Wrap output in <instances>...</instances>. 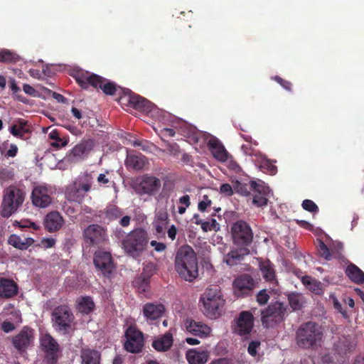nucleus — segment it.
Instances as JSON below:
<instances>
[{"mask_svg":"<svg viewBox=\"0 0 364 364\" xmlns=\"http://www.w3.org/2000/svg\"><path fill=\"white\" fill-rule=\"evenodd\" d=\"M98 86L107 95H114L119 92L120 96L118 102L122 106H126L142 112L151 110L152 103L140 95L132 92L130 90H124L115 82L102 77V82Z\"/></svg>","mask_w":364,"mask_h":364,"instance_id":"1","label":"nucleus"},{"mask_svg":"<svg viewBox=\"0 0 364 364\" xmlns=\"http://www.w3.org/2000/svg\"><path fill=\"white\" fill-rule=\"evenodd\" d=\"M175 269L186 281L192 282L198 277V259L192 247L186 245L178 250L175 257Z\"/></svg>","mask_w":364,"mask_h":364,"instance_id":"2","label":"nucleus"},{"mask_svg":"<svg viewBox=\"0 0 364 364\" xmlns=\"http://www.w3.org/2000/svg\"><path fill=\"white\" fill-rule=\"evenodd\" d=\"M199 303L202 304V311L209 318H219L223 313L225 300L223 299L220 289L212 286L205 289L200 296Z\"/></svg>","mask_w":364,"mask_h":364,"instance_id":"3","label":"nucleus"},{"mask_svg":"<svg viewBox=\"0 0 364 364\" xmlns=\"http://www.w3.org/2000/svg\"><path fill=\"white\" fill-rule=\"evenodd\" d=\"M323 338L321 326L316 322L307 321L296 331L295 341L299 348L304 350L315 349Z\"/></svg>","mask_w":364,"mask_h":364,"instance_id":"4","label":"nucleus"},{"mask_svg":"<svg viewBox=\"0 0 364 364\" xmlns=\"http://www.w3.org/2000/svg\"><path fill=\"white\" fill-rule=\"evenodd\" d=\"M148 242L147 232L142 228H136L122 240V247L128 255L137 257L145 250Z\"/></svg>","mask_w":364,"mask_h":364,"instance_id":"5","label":"nucleus"},{"mask_svg":"<svg viewBox=\"0 0 364 364\" xmlns=\"http://www.w3.org/2000/svg\"><path fill=\"white\" fill-rule=\"evenodd\" d=\"M287 306L281 301L271 303L261 311L262 326L270 328L282 323L287 314Z\"/></svg>","mask_w":364,"mask_h":364,"instance_id":"6","label":"nucleus"},{"mask_svg":"<svg viewBox=\"0 0 364 364\" xmlns=\"http://www.w3.org/2000/svg\"><path fill=\"white\" fill-rule=\"evenodd\" d=\"M23 194L19 189L16 188H7L1 204V216L4 218L10 217L23 203Z\"/></svg>","mask_w":364,"mask_h":364,"instance_id":"7","label":"nucleus"},{"mask_svg":"<svg viewBox=\"0 0 364 364\" xmlns=\"http://www.w3.org/2000/svg\"><path fill=\"white\" fill-rule=\"evenodd\" d=\"M231 235L233 243L238 247H247L253 240V232L250 225L241 220L232 225Z\"/></svg>","mask_w":364,"mask_h":364,"instance_id":"8","label":"nucleus"},{"mask_svg":"<svg viewBox=\"0 0 364 364\" xmlns=\"http://www.w3.org/2000/svg\"><path fill=\"white\" fill-rule=\"evenodd\" d=\"M124 348L129 353H141L144 347V335L135 326H129L124 332Z\"/></svg>","mask_w":364,"mask_h":364,"instance_id":"9","label":"nucleus"},{"mask_svg":"<svg viewBox=\"0 0 364 364\" xmlns=\"http://www.w3.org/2000/svg\"><path fill=\"white\" fill-rule=\"evenodd\" d=\"M90 189L91 183L90 181L75 180L66 186L65 196L69 200L81 203Z\"/></svg>","mask_w":364,"mask_h":364,"instance_id":"10","label":"nucleus"},{"mask_svg":"<svg viewBox=\"0 0 364 364\" xmlns=\"http://www.w3.org/2000/svg\"><path fill=\"white\" fill-rule=\"evenodd\" d=\"M255 286V280L248 274H242L238 276L232 282L235 294L241 297L250 295Z\"/></svg>","mask_w":364,"mask_h":364,"instance_id":"11","label":"nucleus"},{"mask_svg":"<svg viewBox=\"0 0 364 364\" xmlns=\"http://www.w3.org/2000/svg\"><path fill=\"white\" fill-rule=\"evenodd\" d=\"M161 188V181L153 176L144 175L140 181L136 183L134 189L139 195L152 196Z\"/></svg>","mask_w":364,"mask_h":364,"instance_id":"12","label":"nucleus"},{"mask_svg":"<svg viewBox=\"0 0 364 364\" xmlns=\"http://www.w3.org/2000/svg\"><path fill=\"white\" fill-rule=\"evenodd\" d=\"M73 77L80 87L85 90L90 87L98 90V86L102 82V76L84 70H75Z\"/></svg>","mask_w":364,"mask_h":364,"instance_id":"13","label":"nucleus"},{"mask_svg":"<svg viewBox=\"0 0 364 364\" xmlns=\"http://www.w3.org/2000/svg\"><path fill=\"white\" fill-rule=\"evenodd\" d=\"M53 316L60 331H66L69 328L74 318L70 309L65 305L56 307L53 310Z\"/></svg>","mask_w":364,"mask_h":364,"instance_id":"14","label":"nucleus"},{"mask_svg":"<svg viewBox=\"0 0 364 364\" xmlns=\"http://www.w3.org/2000/svg\"><path fill=\"white\" fill-rule=\"evenodd\" d=\"M41 345L46 353V363L56 364L59 346L55 340L50 334H45L41 340Z\"/></svg>","mask_w":364,"mask_h":364,"instance_id":"15","label":"nucleus"},{"mask_svg":"<svg viewBox=\"0 0 364 364\" xmlns=\"http://www.w3.org/2000/svg\"><path fill=\"white\" fill-rule=\"evenodd\" d=\"M254 327V316L247 311H241L236 320L234 332L240 336L250 334Z\"/></svg>","mask_w":364,"mask_h":364,"instance_id":"16","label":"nucleus"},{"mask_svg":"<svg viewBox=\"0 0 364 364\" xmlns=\"http://www.w3.org/2000/svg\"><path fill=\"white\" fill-rule=\"evenodd\" d=\"M94 264L105 277H109L114 269L111 254L109 252L99 250L95 253Z\"/></svg>","mask_w":364,"mask_h":364,"instance_id":"17","label":"nucleus"},{"mask_svg":"<svg viewBox=\"0 0 364 364\" xmlns=\"http://www.w3.org/2000/svg\"><path fill=\"white\" fill-rule=\"evenodd\" d=\"M52 191L45 186H36L31 193L33 205L38 208H46L52 201Z\"/></svg>","mask_w":364,"mask_h":364,"instance_id":"18","label":"nucleus"},{"mask_svg":"<svg viewBox=\"0 0 364 364\" xmlns=\"http://www.w3.org/2000/svg\"><path fill=\"white\" fill-rule=\"evenodd\" d=\"M34 339V331L32 328L25 326L16 336L12 338V343L19 352H25L32 344Z\"/></svg>","mask_w":364,"mask_h":364,"instance_id":"19","label":"nucleus"},{"mask_svg":"<svg viewBox=\"0 0 364 364\" xmlns=\"http://www.w3.org/2000/svg\"><path fill=\"white\" fill-rule=\"evenodd\" d=\"M83 235L90 245H99L105 240L106 230L98 224H92L85 229Z\"/></svg>","mask_w":364,"mask_h":364,"instance_id":"20","label":"nucleus"},{"mask_svg":"<svg viewBox=\"0 0 364 364\" xmlns=\"http://www.w3.org/2000/svg\"><path fill=\"white\" fill-rule=\"evenodd\" d=\"M250 188L253 192V204L258 207H262L267 205L269 189L263 183L256 181L250 182Z\"/></svg>","mask_w":364,"mask_h":364,"instance_id":"21","label":"nucleus"},{"mask_svg":"<svg viewBox=\"0 0 364 364\" xmlns=\"http://www.w3.org/2000/svg\"><path fill=\"white\" fill-rule=\"evenodd\" d=\"M153 275L152 267L146 266L142 272L133 282L134 286L139 293H146L150 286V279Z\"/></svg>","mask_w":364,"mask_h":364,"instance_id":"22","label":"nucleus"},{"mask_svg":"<svg viewBox=\"0 0 364 364\" xmlns=\"http://www.w3.org/2000/svg\"><path fill=\"white\" fill-rule=\"evenodd\" d=\"M64 220L58 211H51L45 218V229L49 232L59 230L63 225Z\"/></svg>","mask_w":364,"mask_h":364,"instance_id":"23","label":"nucleus"},{"mask_svg":"<svg viewBox=\"0 0 364 364\" xmlns=\"http://www.w3.org/2000/svg\"><path fill=\"white\" fill-rule=\"evenodd\" d=\"M208 146L215 159L221 162L228 160V152L217 138H210L208 142Z\"/></svg>","mask_w":364,"mask_h":364,"instance_id":"24","label":"nucleus"},{"mask_svg":"<svg viewBox=\"0 0 364 364\" xmlns=\"http://www.w3.org/2000/svg\"><path fill=\"white\" fill-rule=\"evenodd\" d=\"M92 149L91 141H83L75 145L67 155V159L70 162H76L83 159L85 154Z\"/></svg>","mask_w":364,"mask_h":364,"instance_id":"25","label":"nucleus"},{"mask_svg":"<svg viewBox=\"0 0 364 364\" xmlns=\"http://www.w3.org/2000/svg\"><path fill=\"white\" fill-rule=\"evenodd\" d=\"M250 250L247 247H239V248L233 249L230 251L223 259L228 266H235L239 264L243 259L245 255H249Z\"/></svg>","mask_w":364,"mask_h":364,"instance_id":"26","label":"nucleus"},{"mask_svg":"<svg viewBox=\"0 0 364 364\" xmlns=\"http://www.w3.org/2000/svg\"><path fill=\"white\" fill-rule=\"evenodd\" d=\"M165 311V307L161 304L146 303L143 306V314L147 321H155L161 318Z\"/></svg>","mask_w":364,"mask_h":364,"instance_id":"27","label":"nucleus"},{"mask_svg":"<svg viewBox=\"0 0 364 364\" xmlns=\"http://www.w3.org/2000/svg\"><path fill=\"white\" fill-rule=\"evenodd\" d=\"M186 328L189 333L200 338L206 337L211 331L208 325L192 319L186 320Z\"/></svg>","mask_w":364,"mask_h":364,"instance_id":"28","label":"nucleus"},{"mask_svg":"<svg viewBox=\"0 0 364 364\" xmlns=\"http://www.w3.org/2000/svg\"><path fill=\"white\" fill-rule=\"evenodd\" d=\"M186 358L189 364H205L210 358V352L208 350L192 348L186 351Z\"/></svg>","mask_w":364,"mask_h":364,"instance_id":"29","label":"nucleus"},{"mask_svg":"<svg viewBox=\"0 0 364 364\" xmlns=\"http://www.w3.org/2000/svg\"><path fill=\"white\" fill-rule=\"evenodd\" d=\"M18 287L12 279L0 278V298L10 299L18 294Z\"/></svg>","mask_w":364,"mask_h":364,"instance_id":"30","label":"nucleus"},{"mask_svg":"<svg viewBox=\"0 0 364 364\" xmlns=\"http://www.w3.org/2000/svg\"><path fill=\"white\" fill-rule=\"evenodd\" d=\"M173 335L170 331L156 337L152 342V347L159 352L168 350L173 345Z\"/></svg>","mask_w":364,"mask_h":364,"instance_id":"31","label":"nucleus"},{"mask_svg":"<svg viewBox=\"0 0 364 364\" xmlns=\"http://www.w3.org/2000/svg\"><path fill=\"white\" fill-rule=\"evenodd\" d=\"M147 164L146 157L141 154H127L125 164L127 168L141 170Z\"/></svg>","mask_w":364,"mask_h":364,"instance_id":"32","label":"nucleus"},{"mask_svg":"<svg viewBox=\"0 0 364 364\" xmlns=\"http://www.w3.org/2000/svg\"><path fill=\"white\" fill-rule=\"evenodd\" d=\"M168 223V215L166 210H159L155 215L154 220L152 223L155 228L156 233L164 236L165 230Z\"/></svg>","mask_w":364,"mask_h":364,"instance_id":"33","label":"nucleus"},{"mask_svg":"<svg viewBox=\"0 0 364 364\" xmlns=\"http://www.w3.org/2000/svg\"><path fill=\"white\" fill-rule=\"evenodd\" d=\"M81 364H100L101 354L95 350L88 347L80 350Z\"/></svg>","mask_w":364,"mask_h":364,"instance_id":"34","label":"nucleus"},{"mask_svg":"<svg viewBox=\"0 0 364 364\" xmlns=\"http://www.w3.org/2000/svg\"><path fill=\"white\" fill-rule=\"evenodd\" d=\"M8 243L16 249L26 250L34 243V240L29 237L12 234L8 238Z\"/></svg>","mask_w":364,"mask_h":364,"instance_id":"35","label":"nucleus"},{"mask_svg":"<svg viewBox=\"0 0 364 364\" xmlns=\"http://www.w3.org/2000/svg\"><path fill=\"white\" fill-rule=\"evenodd\" d=\"M259 268L262 272L264 279L267 282H272L275 281L274 266L269 259H260L259 262Z\"/></svg>","mask_w":364,"mask_h":364,"instance_id":"36","label":"nucleus"},{"mask_svg":"<svg viewBox=\"0 0 364 364\" xmlns=\"http://www.w3.org/2000/svg\"><path fill=\"white\" fill-rule=\"evenodd\" d=\"M346 274L354 283L364 284V272L355 264L350 263L346 269Z\"/></svg>","mask_w":364,"mask_h":364,"instance_id":"37","label":"nucleus"},{"mask_svg":"<svg viewBox=\"0 0 364 364\" xmlns=\"http://www.w3.org/2000/svg\"><path fill=\"white\" fill-rule=\"evenodd\" d=\"M255 163L263 172L269 173L270 175H275L277 172V167L272 161L262 154L255 159Z\"/></svg>","mask_w":364,"mask_h":364,"instance_id":"38","label":"nucleus"},{"mask_svg":"<svg viewBox=\"0 0 364 364\" xmlns=\"http://www.w3.org/2000/svg\"><path fill=\"white\" fill-rule=\"evenodd\" d=\"M95 304L92 298L90 296L81 297L77 303L78 311L84 314H89L93 311Z\"/></svg>","mask_w":364,"mask_h":364,"instance_id":"39","label":"nucleus"},{"mask_svg":"<svg viewBox=\"0 0 364 364\" xmlns=\"http://www.w3.org/2000/svg\"><path fill=\"white\" fill-rule=\"evenodd\" d=\"M10 132L16 137L23 139L28 129L26 127V122L21 121L10 127Z\"/></svg>","mask_w":364,"mask_h":364,"instance_id":"40","label":"nucleus"},{"mask_svg":"<svg viewBox=\"0 0 364 364\" xmlns=\"http://www.w3.org/2000/svg\"><path fill=\"white\" fill-rule=\"evenodd\" d=\"M196 224L200 225L204 232L218 231L220 229L219 224L214 218H212L210 221H203L201 219H198L196 221Z\"/></svg>","mask_w":364,"mask_h":364,"instance_id":"41","label":"nucleus"},{"mask_svg":"<svg viewBox=\"0 0 364 364\" xmlns=\"http://www.w3.org/2000/svg\"><path fill=\"white\" fill-rule=\"evenodd\" d=\"M105 216L110 220H114L123 215V211L116 205H109L105 209Z\"/></svg>","mask_w":364,"mask_h":364,"instance_id":"42","label":"nucleus"},{"mask_svg":"<svg viewBox=\"0 0 364 364\" xmlns=\"http://www.w3.org/2000/svg\"><path fill=\"white\" fill-rule=\"evenodd\" d=\"M288 300L294 311L300 310L302 308L303 296L301 294L291 293L288 296Z\"/></svg>","mask_w":364,"mask_h":364,"instance_id":"43","label":"nucleus"},{"mask_svg":"<svg viewBox=\"0 0 364 364\" xmlns=\"http://www.w3.org/2000/svg\"><path fill=\"white\" fill-rule=\"evenodd\" d=\"M48 136L50 139L54 140V141L51 143V146L53 147L59 149L65 146L68 144L66 139H63L60 138V133L57 129L52 130L49 133Z\"/></svg>","mask_w":364,"mask_h":364,"instance_id":"44","label":"nucleus"},{"mask_svg":"<svg viewBox=\"0 0 364 364\" xmlns=\"http://www.w3.org/2000/svg\"><path fill=\"white\" fill-rule=\"evenodd\" d=\"M19 60V56L9 50H2L0 51V62L15 63Z\"/></svg>","mask_w":364,"mask_h":364,"instance_id":"45","label":"nucleus"},{"mask_svg":"<svg viewBox=\"0 0 364 364\" xmlns=\"http://www.w3.org/2000/svg\"><path fill=\"white\" fill-rule=\"evenodd\" d=\"M253 145L257 146V142L254 141V143L243 144L241 149L245 155L255 156L257 159L261 154L253 147Z\"/></svg>","mask_w":364,"mask_h":364,"instance_id":"46","label":"nucleus"},{"mask_svg":"<svg viewBox=\"0 0 364 364\" xmlns=\"http://www.w3.org/2000/svg\"><path fill=\"white\" fill-rule=\"evenodd\" d=\"M318 250L319 252L320 255L325 258L327 260L331 259V255L330 253L329 248L327 245L323 242V240H319L318 242Z\"/></svg>","mask_w":364,"mask_h":364,"instance_id":"47","label":"nucleus"},{"mask_svg":"<svg viewBox=\"0 0 364 364\" xmlns=\"http://www.w3.org/2000/svg\"><path fill=\"white\" fill-rule=\"evenodd\" d=\"M301 206L305 210L310 213H316L318 212V205L311 200L306 199L303 200Z\"/></svg>","mask_w":364,"mask_h":364,"instance_id":"48","label":"nucleus"},{"mask_svg":"<svg viewBox=\"0 0 364 364\" xmlns=\"http://www.w3.org/2000/svg\"><path fill=\"white\" fill-rule=\"evenodd\" d=\"M260 341H252L249 343L247 348L248 353L252 356H256L257 354V348L260 346Z\"/></svg>","mask_w":364,"mask_h":364,"instance_id":"49","label":"nucleus"},{"mask_svg":"<svg viewBox=\"0 0 364 364\" xmlns=\"http://www.w3.org/2000/svg\"><path fill=\"white\" fill-rule=\"evenodd\" d=\"M269 299V296L265 289L261 290L257 295V301L260 305H264Z\"/></svg>","mask_w":364,"mask_h":364,"instance_id":"50","label":"nucleus"},{"mask_svg":"<svg viewBox=\"0 0 364 364\" xmlns=\"http://www.w3.org/2000/svg\"><path fill=\"white\" fill-rule=\"evenodd\" d=\"M274 80L287 91H291L292 84L291 82L284 80L283 78L278 75L275 76L274 77Z\"/></svg>","mask_w":364,"mask_h":364,"instance_id":"51","label":"nucleus"},{"mask_svg":"<svg viewBox=\"0 0 364 364\" xmlns=\"http://www.w3.org/2000/svg\"><path fill=\"white\" fill-rule=\"evenodd\" d=\"M311 291L316 294H321L322 293L321 284L320 282L314 279L310 286L307 287Z\"/></svg>","mask_w":364,"mask_h":364,"instance_id":"52","label":"nucleus"},{"mask_svg":"<svg viewBox=\"0 0 364 364\" xmlns=\"http://www.w3.org/2000/svg\"><path fill=\"white\" fill-rule=\"evenodd\" d=\"M211 204V200L208 198V196L205 195L203 196V199L198 203V208L200 212H204Z\"/></svg>","mask_w":364,"mask_h":364,"instance_id":"53","label":"nucleus"},{"mask_svg":"<svg viewBox=\"0 0 364 364\" xmlns=\"http://www.w3.org/2000/svg\"><path fill=\"white\" fill-rule=\"evenodd\" d=\"M220 192L225 196H231L233 194L232 186L229 183H223L220 187Z\"/></svg>","mask_w":364,"mask_h":364,"instance_id":"54","label":"nucleus"},{"mask_svg":"<svg viewBox=\"0 0 364 364\" xmlns=\"http://www.w3.org/2000/svg\"><path fill=\"white\" fill-rule=\"evenodd\" d=\"M18 149L14 144L10 145L9 149L4 154L6 158H14L18 154Z\"/></svg>","mask_w":364,"mask_h":364,"instance_id":"55","label":"nucleus"},{"mask_svg":"<svg viewBox=\"0 0 364 364\" xmlns=\"http://www.w3.org/2000/svg\"><path fill=\"white\" fill-rule=\"evenodd\" d=\"M150 245L151 247H153L154 248V250L156 252H159L164 251L166 248V245L164 243L157 242L156 240L151 241Z\"/></svg>","mask_w":364,"mask_h":364,"instance_id":"56","label":"nucleus"},{"mask_svg":"<svg viewBox=\"0 0 364 364\" xmlns=\"http://www.w3.org/2000/svg\"><path fill=\"white\" fill-rule=\"evenodd\" d=\"M132 146L134 147H139L143 151H148L150 148V144L148 142H143L139 140H135L132 142Z\"/></svg>","mask_w":364,"mask_h":364,"instance_id":"57","label":"nucleus"},{"mask_svg":"<svg viewBox=\"0 0 364 364\" xmlns=\"http://www.w3.org/2000/svg\"><path fill=\"white\" fill-rule=\"evenodd\" d=\"M235 189L237 192L240 193L242 195L247 196L250 193V191L247 189L245 185L237 181V184L235 186Z\"/></svg>","mask_w":364,"mask_h":364,"instance_id":"58","label":"nucleus"},{"mask_svg":"<svg viewBox=\"0 0 364 364\" xmlns=\"http://www.w3.org/2000/svg\"><path fill=\"white\" fill-rule=\"evenodd\" d=\"M23 90L24 92L28 95L33 97H36L37 95V91L28 84H24L23 86Z\"/></svg>","mask_w":364,"mask_h":364,"instance_id":"59","label":"nucleus"},{"mask_svg":"<svg viewBox=\"0 0 364 364\" xmlns=\"http://www.w3.org/2000/svg\"><path fill=\"white\" fill-rule=\"evenodd\" d=\"M109 172L108 171H106L105 173H100L97 177V182L100 184L106 185L109 182V178L107 176V174H109Z\"/></svg>","mask_w":364,"mask_h":364,"instance_id":"60","label":"nucleus"},{"mask_svg":"<svg viewBox=\"0 0 364 364\" xmlns=\"http://www.w3.org/2000/svg\"><path fill=\"white\" fill-rule=\"evenodd\" d=\"M1 328L5 333H9L15 328V326L14 324L10 321H4L2 323Z\"/></svg>","mask_w":364,"mask_h":364,"instance_id":"61","label":"nucleus"},{"mask_svg":"<svg viewBox=\"0 0 364 364\" xmlns=\"http://www.w3.org/2000/svg\"><path fill=\"white\" fill-rule=\"evenodd\" d=\"M42 244L46 248H50L55 245V240L53 238H44L42 240Z\"/></svg>","mask_w":364,"mask_h":364,"instance_id":"62","label":"nucleus"},{"mask_svg":"<svg viewBox=\"0 0 364 364\" xmlns=\"http://www.w3.org/2000/svg\"><path fill=\"white\" fill-rule=\"evenodd\" d=\"M168 236L171 240H174L176 239V236L177 234V229L175 225H171L167 231Z\"/></svg>","mask_w":364,"mask_h":364,"instance_id":"63","label":"nucleus"},{"mask_svg":"<svg viewBox=\"0 0 364 364\" xmlns=\"http://www.w3.org/2000/svg\"><path fill=\"white\" fill-rule=\"evenodd\" d=\"M130 222H131V217L129 215H124L120 219V220L119 221V223L122 227L126 228L129 225Z\"/></svg>","mask_w":364,"mask_h":364,"instance_id":"64","label":"nucleus"}]
</instances>
